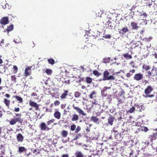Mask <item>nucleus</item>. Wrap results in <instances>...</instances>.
I'll return each mask as SVG.
<instances>
[{
  "mask_svg": "<svg viewBox=\"0 0 157 157\" xmlns=\"http://www.w3.org/2000/svg\"><path fill=\"white\" fill-rule=\"evenodd\" d=\"M21 113H15L14 118L11 119L9 122L11 125H13L16 124L17 122L21 123L23 122L22 119L21 118Z\"/></svg>",
  "mask_w": 157,
  "mask_h": 157,
  "instance_id": "obj_1",
  "label": "nucleus"
},
{
  "mask_svg": "<svg viewBox=\"0 0 157 157\" xmlns=\"http://www.w3.org/2000/svg\"><path fill=\"white\" fill-rule=\"evenodd\" d=\"M153 90L152 87L150 86H148L144 90V93L146 95L144 96L145 97L151 98L154 96L153 94L150 95V94Z\"/></svg>",
  "mask_w": 157,
  "mask_h": 157,
  "instance_id": "obj_2",
  "label": "nucleus"
},
{
  "mask_svg": "<svg viewBox=\"0 0 157 157\" xmlns=\"http://www.w3.org/2000/svg\"><path fill=\"white\" fill-rule=\"evenodd\" d=\"M109 73L107 71H105L103 73V80H110L113 78L112 75H109Z\"/></svg>",
  "mask_w": 157,
  "mask_h": 157,
  "instance_id": "obj_3",
  "label": "nucleus"
},
{
  "mask_svg": "<svg viewBox=\"0 0 157 157\" xmlns=\"http://www.w3.org/2000/svg\"><path fill=\"white\" fill-rule=\"evenodd\" d=\"M143 77V75L139 72L135 74L133 76V79L136 81H139L142 80Z\"/></svg>",
  "mask_w": 157,
  "mask_h": 157,
  "instance_id": "obj_4",
  "label": "nucleus"
},
{
  "mask_svg": "<svg viewBox=\"0 0 157 157\" xmlns=\"http://www.w3.org/2000/svg\"><path fill=\"white\" fill-rule=\"evenodd\" d=\"M76 128V125L75 124H71L70 127V130L72 131H74L75 130V132L77 133L81 130V127L79 126H78Z\"/></svg>",
  "mask_w": 157,
  "mask_h": 157,
  "instance_id": "obj_5",
  "label": "nucleus"
},
{
  "mask_svg": "<svg viewBox=\"0 0 157 157\" xmlns=\"http://www.w3.org/2000/svg\"><path fill=\"white\" fill-rule=\"evenodd\" d=\"M72 106L77 111L80 115L83 116H85L86 115V113L81 109L78 107L76 106L74 104H73Z\"/></svg>",
  "mask_w": 157,
  "mask_h": 157,
  "instance_id": "obj_6",
  "label": "nucleus"
},
{
  "mask_svg": "<svg viewBox=\"0 0 157 157\" xmlns=\"http://www.w3.org/2000/svg\"><path fill=\"white\" fill-rule=\"evenodd\" d=\"M29 103L30 106L34 108L36 111L40 110L39 105L37 104L36 102L32 101L31 100H30L29 101Z\"/></svg>",
  "mask_w": 157,
  "mask_h": 157,
  "instance_id": "obj_7",
  "label": "nucleus"
},
{
  "mask_svg": "<svg viewBox=\"0 0 157 157\" xmlns=\"http://www.w3.org/2000/svg\"><path fill=\"white\" fill-rule=\"evenodd\" d=\"M32 66L27 67L25 68V72L23 73L24 76L26 77L31 74V68Z\"/></svg>",
  "mask_w": 157,
  "mask_h": 157,
  "instance_id": "obj_8",
  "label": "nucleus"
},
{
  "mask_svg": "<svg viewBox=\"0 0 157 157\" xmlns=\"http://www.w3.org/2000/svg\"><path fill=\"white\" fill-rule=\"evenodd\" d=\"M9 23V19L7 17H3L0 20V23L2 25H5Z\"/></svg>",
  "mask_w": 157,
  "mask_h": 157,
  "instance_id": "obj_9",
  "label": "nucleus"
},
{
  "mask_svg": "<svg viewBox=\"0 0 157 157\" xmlns=\"http://www.w3.org/2000/svg\"><path fill=\"white\" fill-rule=\"evenodd\" d=\"M40 127L41 130H48L50 129V128L46 125L45 123L44 122H42L41 123L40 125Z\"/></svg>",
  "mask_w": 157,
  "mask_h": 157,
  "instance_id": "obj_10",
  "label": "nucleus"
},
{
  "mask_svg": "<svg viewBox=\"0 0 157 157\" xmlns=\"http://www.w3.org/2000/svg\"><path fill=\"white\" fill-rule=\"evenodd\" d=\"M129 31L128 27L125 26L120 30L119 33L121 34H125L127 32Z\"/></svg>",
  "mask_w": 157,
  "mask_h": 157,
  "instance_id": "obj_11",
  "label": "nucleus"
},
{
  "mask_svg": "<svg viewBox=\"0 0 157 157\" xmlns=\"http://www.w3.org/2000/svg\"><path fill=\"white\" fill-rule=\"evenodd\" d=\"M79 119V116L76 113L72 114L71 116V121H77Z\"/></svg>",
  "mask_w": 157,
  "mask_h": 157,
  "instance_id": "obj_12",
  "label": "nucleus"
},
{
  "mask_svg": "<svg viewBox=\"0 0 157 157\" xmlns=\"http://www.w3.org/2000/svg\"><path fill=\"white\" fill-rule=\"evenodd\" d=\"M17 141L19 142H22L24 140V137L21 133H19L17 135Z\"/></svg>",
  "mask_w": 157,
  "mask_h": 157,
  "instance_id": "obj_13",
  "label": "nucleus"
},
{
  "mask_svg": "<svg viewBox=\"0 0 157 157\" xmlns=\"http://www.w3.org/2000/svg\"><path fill=\"white\" fill-rule=\"evenodd\" d=\"M109 87L108 88L107 87H105L103 88V89L101 90V95L102 96L105 97L108 95L107 90L108 88L109 89Z\"/></svg>",
  "mask_w": 157,
  "mask_h": 157,
  "instance_id": "obj_14",
  "label": "nucleus"
},
{
  "mask_svg": "<svg viewBox=\"0 0 157 157\" xmlns=\"http://www.w3.org/2000/svg\"><path fill=\"white\" fill-rule=\"evenodd\" d=\"M119 72H117L116 73H113L112 75L113 78L111 79V80H115L116 81L119 78V75L118 74L119 73Z\"/></svg>",
  "mask_w": 157,
  "mask_h": 157,
  "instance_id": "obj_15",
  "label": "nucleus"
},
{
  "mask_svg": "<svg viewBox=\"0 0 157 157\" xmlns=\"http://www.w3.org/2000/svg\"><path fill=\"white\" fill-rule=\"evenodd\" d=\"M157 137V133H153L151 135H150L149 137V139L151 142H152L153 140L156 139Z\"/></svg>",
  "mask_w": 157,
  "mask_h": 157,
  "instance_id": "obj_16",
  "label": "nucleus"
},
{
  "mask_svg": "<svg viewBox=\"0 0 157 157\" xmlns=\"http://www.w3.org/2000/svg\"><path fill=\"white\" fill-rule=\"evenodd\" d=\"M68 134V132L65 130H63L60 132V135L63 138L66 137L67 136Z\"/></svg>",
  "mask_w": 157,
  "mask_h": 157,
  "instance_id": "obj_17",
  "label": "nucleus"
},
{
  "mask_svg": "<svg viewBox=\"0 0 157 157\" xmlns=\"http://www.w3.org/2000/svg\"><path fill=\"white\" fill-rule=\"evenodd\" d=\"M131 26L132 27V29L133 30L137 29L139 27L137 25V24L134 22L131 23Z\"/></svg>",
  "mask_w": 157,
  "mask_h": 157,
  "instance_id": "obj_18",
  "label": "nucleus"
},
{
  "mask_svg": "<svg viewBox=\"0 0 157 157\" xmlns=\"http://www.w3.org/2000/svg\"><path fill=\"white\" fill-rule=\"evenodd\" d=\"M135 71L136 70L134 69H132L130 70L129 72L126 74V77L128 78H129L131 76L133 75V74L135 73Z\"/></svg>",
  "mask_w": 157,
  "mask_h": 157,
  "instance_id": "obj_19",
  "label": "nucleus"
},
{
  "mask_svg": "<svg viewBox=\"0 0 157 157\" xmlns=\"http://www.w3.org/2000/svg\"><path fill=\"white\" fill-rule=\"evenodd\" d=\"M114 120V117L111 115H110L108 119V124L111 125H112Z\"/></svg>",
  "mask_w": 157,
  "mask_h": 157,
  "instance_id": "obj_20",
  "label": "nucleus"
},
{
  "mask_svg": "<svg viewBox=\"0 0 157 157\" xmlns=\"http://www.w3.org/2000/svg\"><path fill=\"white\" fill-rule=\"evenodd\" d=\"M135 106L136 108V110L139 112H141L142 110H144V109H143V106L142 105H140L139 104H136L135 105Z\"/></svg>",
  "mask_w": 157,
  "mask_h": 157,
  "instance_id": "obj_21",
  "label": "nucleus"
},
{
  "mask_svg": "<svg viewBox=\"0 0 157 157\" xmlns=\"http://www.w3.org/2000/svg\"><path fill=\"white\" fill-rule=\"evenodd\" d=\"M96 95L97 92L95 91H93L89 95V97L90 99H93L96 97Z\"/></svg>",
  "mask_w": 157,
  "mask_h": 157,
  "instance_id": "obj_22",
  "label": "nucleus"
},
{
  "mask_svg": "<svg viewBox=\"0 0 157 157\" xmlns=\"http://www.w3.org/2000/svg\"><path fill=\"white\" fill-rule=\"evenodd\" d=\"M64 93L60 96V98L62 99H65L66 98L67 96L68 95V91L67 90H63Z\"/></svg>",
  "mask_w": 157,
  "mask_h": 157,
  "instance_id": "obj_23",
  "label": "nucleus"
},
{
  "mask_svg": "<svg viewBox=\"0 0 157 157\" xmlns=\"http://www.w3.org/2000/svg\"><path fill=\"white\" fill-rule=\"evenodd\" d=\"M54 116L56 118L59 120L60 119L61 115L59 111H56L54 113Z\"/></svg>",
  "mask_w": 157,
  "mask_h": 157,
  "instance_id": "obj_24",
  "label": "nucleus"
},
{
  "mask_svg": "<svg viewBox=\"0 0 157 157\" xmlns=\"http://www.w3.org/2000/svg\"><path fill=\"white\" fill-rule=\"evenodd\" d=\"M14 98H15L18 101V103H22L23 102V100L22 98L20 96H14Z\"/></svg>",
  "mask_w": 157,
  "mask_h": 157,
  "instance_id": "obj_25",
  "label": "nucleus"
},
{
  "mask_svg": "<svg viewBox=\"0 0 157 157\" xmlns=\"http://www.w3.org/2000/svg\"><path fill=\"white\" fill-rule=\"evenodd\" d=\"M76 157H84V155L80 151H76L75 154Z\"/></svg>",
  "mask_w": 157,
  "mask_h": 157,
  "instance_id": "obj_26",
  "label": "nucleus"
},
{
  "mask_svg": "<svg viewBox=\"0 0 157 157\" xmlns=\"http://www.w3.org/2000/svg\"><path fill=\"white\" fill-rule=\"evenodd\" d=\"M3 102L6 106L8 107L10 106V101L6 98L4 99Z\"/></svg>",
  "mask_w": 157,
  "mask_h": 157,
  "instance_id": "obj_27",
  "label": "nucleus"
},
{
  "mask_svg": "<svg viewBox=\"0 0 157 157\" xmlns=\"http://www.w3.org/2000/svg\"><path fill=\"white\" fill-rule=\"evenodd\" d=\"M92 81V79L91 78L89 77H87L86 78L85 82L87 84H90Z\"/></svg>",
  "mask_w": 157,
  "mask_h": 157,
  "instance_id": "obj_28",
  "label": "nucleus"
},
{
  "mask_svg": "<svg viewBox=\"0 0 157 157\" xmlns=\"http://www.w3.org/2000/svg\"><path fill=\"white\" fill-rule=\"evenodd\" d=\"M124 57L127 59H130L132 58V57L131 55H129L128 53L124 54L123 55Z\"/></svg>",
  "mask_w": 157,
  "mask_h": 157,
  "instance_id": "obj_29",
  "label": "nucleus"
},
{
  "mask_svg": "<svg viewBox=\"0 0 157 157\" xmlns=\"http://www.w3.org/2000/svg\"><path fill=\"white\" fill-rule=\"evenodd\" d=\"M45 72L49 75H51L52 73V71L51 69L48 68L45 70Z\"/></svg>",
  "mask_w": 157,
  "mask_h": 157,
  "instance_id": "obj_30",
  "label": "nucleus"
},
{
  "mask_svg": "<svg viewBox=\"0 0 157 157\" xmlns=\"http://www.w3.org/2000/svg\"><path fill=\"white\" fill-rule=\"evenodd\" d=\"M25 151V148L23 147H18V152L21 154Z\"/></svg>",
  "mask_w": 157,
  "mask_h": 157,
  "instance_id": "obj_31",
  "label": "nucleus"
},
{
  "mask_svg": "<svg viewBox=\"0 0 157 157\" xmlns=\"http://www.w3.org/2000/svg\"><path fill=\"white\" fill-rule=\"evenodd\" d=\"M13 28V25L12 24L10 25L7 27L6 29V31L8 32H9L12 30Z\"/></svg>",
  "mask_w": 157,
  "mask_h": 157,
  "instance_id": "obj_32",
  "label": "nucleus"
},
{
  "mask_svg": "<svg viewBox=\"0 0 157 157\" xmlns=\"http://www.w3.org/2000/svg\"><path fill=\"white\" fill-rule=\"evenodd\" d=\"M142 68L143 69L147 71L149 70L150 69L151 67L149 65L144 64L142 66Z\"/></svg>",
  "mask_w": 157,
  "mask_h": 157,
  "instance_id": "obj_33",
  "label": "nucleus"
},
{
  "mask_svg": "<svg viewBox=\"0 0 157 157\" xmlns=\"http://www.w3.org/2000/svg\"><path fill=\"white\" fill-rule=\"evenodd\" d=\"M135 109V107L134 106L132 107L131 108H130L128 110L127 112V113H133Z\"/></svg>",
  "mask_w": 157,
  "mask_h": 157,
  "instance_id": "obj_34",
  "label": "nucleus"
},
{
  "mask_svg": "<svg viewBox=\"0 0 157 157\" xmlns=\"http://www.w3.org/2000/svg\"><path fill=\"white\" fill-rule=\"evenodd\" d=\"M48 62L49 64L52 65H53L55 63V61L54 60L52 59H48Z\"/></svg>",
  "mask_w": 157,
  "mask_h": 157,
  "instance_id": "obj_35",
  "label": "nucleus"
},
{
  "mask_svg": "<svg viewBox=\"0 0 157 157\" xmlns=\"http://www.w3.org/2000/svg\"><path fill=\"white\" fill-rule=\"evenodd\" d=\"M91 120L94 122H97L98 121V119L96 117L92 116L90 118Z\"/></svg>",
  "mask_w": 157,
  "mask_h": 157,
  "instance_id": "obj_36",
  "label": "nucleus"
},
{
  "mask_svg": "<svg viewBox=\"0 0 157 157\" xmlns=\"http://www.w3.org/2000/svg\"><path fill=\"white\" fill-rule=\"evenodd\" d=\"M93 74L95 76L98 77L101 75V74H100L96 70H94L93 72Z\"/></svg>",
  "mask_w": 157,
  "mask_h": 157,
  "instance_id": "obj_37",
  "label": "nucleus"
},
{
  "mask_svg": "<svg viewBox=\"0 0 157 157\" xmlns=\"http://www.w3.org/2000/svg\"><path fill=\"white\" fill-rule=\"evenodd\" d=\"M13 73L14 74H16L18 71V68L16 65H14L13 67Z\"/></svg>",
  "mask_w": 157,
  "mask_h": 157,
  "instance_id": "obj_38",
  "label": "nucleus"
},
{
  "mask_svg": "<svg viewBox=\"0 0 157 157\" xmlns=\"http://www.w3.org/2000/svg\"><path fill=\"white\" fill-rule=\"evenodd\" d=\"M153 69L151 71H148L147 72V75L148 77H150L151 76H154L155 75L153 74Z\"/></svg>",
  "mask_w": 157,
  "mask_h": 157,
  "instance_id": "obj_39",
  "label": "nucleus"
},
{
  "mask_svg": "<svg viewBox=\"0 0 157 157\" xmlns=\"http://www.w3.org/2000/svg\"><path fill=\"white\" fill-rule=\"evenodd\" d=\"M110 61L109 58H105L103 60V62L105 63H109Z\"/></svg>",
  "mask_w": 157,
  "mask_h": 157,
  "instance_id": "obj_40",
  "label": "nucleus"
},
{
  "mask_svg": "<svg viewBox=\"0 0 157 157\" xmlns=\"http://www.w3.org/2000/svg\"><path fill=\"white\" fill-rule=\"evenodd\" d=\"M82 136V135L81 133L78 134L75 137L73 140H76L78 139H79Z\"/></svg>",
  "mask_w": 157,
  "mask_h": 157,
  "instance_id": "obj_41",
  "label": "nucleus"
},
{
  "mask_svg": "<svg viewBox=\"0 0 157 157\" xmlns=\"http://www.w3.org/2000/svg\"><path fill=\"white\" fill-rule=\"evenodd\" d=\"M16 79L17 78L15 75L12 76L11 77V81L14 83L17 82Z\"/></svg>",
  "mask_w": 157,
  "mask_h": 157,
  "instance_id": "obj_42",
  "label": "nucleus"
},
{
  "mask_svg": "<svg viewBox=\"0 0 157 157\" xmlns=\"http://www.w3.org/2000/svg\"><path fill=\"white\" fill-rule=\"evenodd\" d=\"M81 94L78 92H75V96L76 98H78L79 97Z\"/></svg>",
  "mask_w": 157,
  "mask_h": 157,
  "instance_id": "obj_43",
  "label": "nucleus"
},
{
  "mask_svg": "<svg viewBox=\"0 0 157 157\" xmlns=\"http://www.w3.org/2000/svg\"><path fill=\"white\" fill-rule=\"evenodd\" d=\"M111 37V36L109 34L105 35L103 36V37L105 39H109Z\"/></svg>",
  "mask_w": 157,
  "mask_h": 157,
  "instance_id": "obj_44",
  "label": "nucleus"
},
{
  "mask_svg": "<svg viewBox=\"0 0 157 157\" xmlns=\"http://www.w3.org/2000/svg\"><path fill=\"white\" fill-rule=\"evenodd\" d=\"M141 130L145 132H146L148 130V128L146 127L143 126L141 127Z\"/></svg>",
  "mask_w": 157,
  "mask_h": 157,
  "instance_id": "obj_45",
  "label": "nucleus"
},
{
  "mask_svg": "<svg viewBox=\"0 0 157 157\" xmlns=\"http://www.w3.org/2000/svg\"><path fill=\"white\" fill-rule=\"evenodd\" d=\"M60 104V102L59 101H56L54 102V105L55 106L58 105Z\"/></svg>",
  "mask_w": 157,
  "mask_h": 157,
  "instance_id": "obj_46",
  "label": "nucleus"
},
{
  "mask_svg": "<svg viewBox=\"0 0 157 157\" xmlns=\"http://www.w3.org/2000/svg\"><path fill=\"white\" fill-rule=\"evenodd\" d=\"M130 64L132 67L134 68L135 67V63L133 61H131Z\"/></svg>",
  "mask_w": 157,
  "mask_h": 157,
  "instance_id": "obj_47",
  "label": "nucleus"
},
{
  "mask_svg": "<svg viewBox=\"0 0 157 157\" xmlns=\"http://www.w3.org/2000/svg\"><path fill=\"white\" fill-rule=\"evenodd\" d=\"M152 39V38L151 37H146L144 38V40L145 41H150Z\"/></svg>",
  "mask_w": 157,
  "mask_h": 157,
  "instance_id": "obj_48",
  "label": "nucleus"
},
{
  "mask_svg": "<svg viewBox=\"0 0 157 157\" xmlns=\"http://www.w3.org/2000/svg\"><path fill=\"white\" fill-rule=\"evenodd\" d=\"M92 104L93 107V104L96 105L98 104V102L95 100H94V101H92Z\"/></svg>",
  "mask_w": 157,
  "mask_h": 157,
  "instance_id": "obj_49",
  "label": "nucleus"
},
{
  "mask_svg": "<svg viewBox=\"0 0 157 157\" xmlns=\"http://www.w3.org/2000/svg\"><path fill=\"white\" fill-rule=\"evenodd\" d=\"M108 27L110 29H112L113 26L112 25L111 23H109L108 25Z\"/></svg>",
  "mask_w": 157,
  "mask_h": 157,
  "instance_id": "obj_50",
  "label": "nucleus"
},
{
  "mask_svg": "<svg viewBox=\"0 0 157 157\" xmlns=\"http://www.w3.org/2000/svg\"><path fill=\"white\" fill-rule=\"evenodd\" d=\"M20 110V109L19 107H15L14 109V111L15 112H19Z\"/></svg>",
  "mask_w": 157,
  "mask_h": 157,
  "instance_id": "obj_51",
  "label": "nucleus"
},
{
  "mask_svg": "<svg viewBox=\"0 0 157 157\" xmlns=\"http://www.w3.org/2000/svg\"><path fill=\"white\" fill-rule=\"evenodd\" d=\"M140 16H144V17H147V15L145 13L141 14Z\"/></svg>",
  "mask_w": 157,
  "mask_h": 157,
  "instance_id": "obj_52",
  "label": "nucleus"
},
{
  "mask_svg": "<svg viewBox=\"0 0 157 157\" xmlns=\"http://www.w3.org/2000/svg\"><path fill=\"white\" fill-rule=\"evenodd\" d=\"M80 81H85V82L86 78H80Z\"/></svg>",
  "mask_w": 157,
  "mask_h": 157,
  "instance_id": "obj_53",
  "label": "nucleus"
},
{
  "mask_svg": "<svg viewBox=\"0 0 157 157\" xmlns=\"http://www.w3.org/2000/svg\"><path fill=\"white\" fill-rule=\"evenodd\" d=\"M117 100L119 104L122 103V102L121 99L118 98H117Z\"/></svg>",
  "mask_w": 157,
  "mask_h": 157,
  "instance_id": "obj_54",
  "label": "nucleus"
},
{
  "mask_svg": "<svg viewBox=\"0 0 157 157\" xmlns=\"http://www.w3.org/2000/svg\"><path fill=\"white\" fill-rule=\"evenodd\" d=\"M5 96L7 98H9L10 97V95L8 94H6Z\"/></svg>",
  "mask_w": 157,
  "mask_h": 157,
  "instance_id": "obj_55",
  "label": "nucleus"
},
{
  "mask_svg": "<svg viewBox=\"0 0 157 157\" xmlns=\"http://www.w3.org/2000/svg\"><path fill=\"white\" fill-rule=\"evenodd\" d=\"M61 157H69V156L67 154H63Z\"/></svg>",
  "mask_w": 157,
  "mask_h": 157,
  "instance_id": "obj_56",
  "label": "nucleus"
},
{
  "mask_svg": "<svg viewBox=\"0 0 157 157\" xmlns=\"http://www.w3.org/2000/svg\"><path fill=\"white\" fill-rule=\"evenodd\" d=\"M83 48V49L86 50L87 51H88V47L87 46H85Z\"/></svg>",
  "mask_w": 157,
  "mask_h": 157,
  "instance_id": "obj_57",
  "label": "nucleus"
},
{
  "mask_svg": "<svg viewBox=\"0 0 157 157\" xmlns=\"http://www.w3.org/2000/svg\"><path fill=\"white\" fill-rule=\"evenodd\" d=\"M142 157H148V156L147 155L145 154H143L142 156Z\"/></svg>",
  "mask_w": 157,
  "mask_h": 157,
  "instance_id": "obj_58",
  "label": "nucleus"
},
{
  "mask_svg": "<svg viewBox=\"0 0 157 157\" xmlns=\"http://www.w3.org/2000/svg\"><path fill=\"white\" fill-rule=\"evenodd\" d=\"M31 96H37V94L36 93H33L31 94Z\"/></svg>",
  "mask_w": 157,
  "mask_h": 157,
  "instance_id": "obj_59",
  "label": "nucleus"
},
{
  "mask_svg": "<svg viewBox=\"0 0 157 157\" xmlns=\"http://www.w3.org/2000/svg\"><path fill=\"white\" fill-rule=\"evenodd\" d=\"M49 121L51 123H53L55 121V120L54 119H52Z\"/></svg>",
  "mask_w": 157,
  "mask_h": 157,
  "instance_id": "obj_60",
  "label": "nucleus"
},
{
  "mask_svg": "<svg viewBox=\"0 0 157 157\" xmlns=\"http://www.w3.org/2000/svg\"><path fill=\"white\" fill-rule=\"evenodd\" d=\"M47 125H49L50 124H51V123L50 122V121H48L47 122Z\"/></svg>",
  "mask_w": 157,
  "mask_h": 157,
  "instance_id": "obj_61",
  "label": "nucleus"
},
{
  "mask_svg": "<svg viewBox=\"0 0 157 157\" xmlns=\"http://www.w3.org/2000/svg\"><path fill=\"white\" fill-rule=\"evenodd\" d=\"M3 62V60L1 58H0V65Z\"/></svg>",
  "mask_w": 157,
  "mask_h": 157,
  "instance_id": "obj_62",
  "label": "nucleus"
},
{
  "mask_svg": "<svg viewBox=\"0 0 157 157\" xmlns=\"http://www.w3.org/2000/svg\"><path fill=\"white\" fill-rule=\"evenodd\" d=\"M2 116V112L1 111H0V118H1Z\"/></svg>",
  "mask_w": 157,
  "mask_h": 157,
  "instance_id": "obj_63",
  "label": "nucleus"
},
{
  "mask_svg": "<svg viewBox=\"0 0 157 157\" xmlns=\"http://www.w3.org/2000/svg\"><path fill=\"white\" fill-rule=\"evenodd\" d=\"M48 79H47L45 82L44 83L46 85H47L48 84Z\"/></svg>",
  "mask_w": 157,
  "mask_h": 157,
  "instance_id": "obj_64",
  "label": "nucleus"
}]
</instances>
